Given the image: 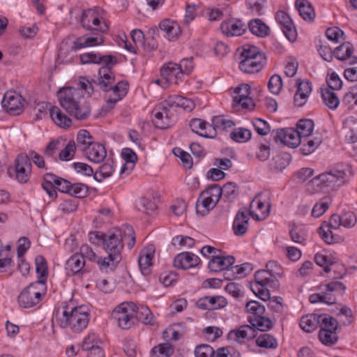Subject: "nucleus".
Here are the masks:
<instances>
[{
    "label": "nucleus",
    "mask_w": 357,
    "mask_h": 357,
    "mask_svg": "<svg viewBox=\"0 0 357 357\" xmlns=\"http://www.w3.org/2000/svg\"><path fill=\"white\" fill-rule=\"evenodd\" d=\"M160 77L165 79V84L177 85L183 80V75L181 66L176 63L169 62L161 68Z\"/></svg>",
    "instance_id": "obj_15"
},
{
    "label": "nucleus",
    "mask_w": 357,
    "mask_h": 357,
    "mask_svg": "<svg viewBox=\"0 0 357 357\" xmlns=\"http://www.w3.org/2000/svg\"><path fill=\"white\" fill-rule=\"evenodd\" d=\"M219 190L220 191V197L222 195L227 200L234 199L236 195V185L232 182L225 184L222 188L219 186Z\"/></svg>",
    "instance_id": "obj_63"
},
{
    "label": "nucleus",
    "mask_w": 357,
    "mask_h": 357,
    "mask_svg": "<svg viewBox=\"0 0 357 357\" xmlns=\"http://www.w3.org/2000/svg\"><path fill=\"white\" fill-rule=\"evenodd\" d=\"M248 320L253 328H257L260 331H266L273 327L271 321L268 318L264 317V315L249 317Z\"/></svg>",
    "instance_id": "obj_43"
},
{
    "label": "nucleus",
    "mask_w": 357,
    "mask_h": 357,
    "mask_svg": "<svg viewBox=\"0 0 357 357\" xmlns=\"http://www.w3.org/2000/svg\"><path fill=\"white\" fill-rule=\"evenodd\" d=\"M135 317L138 321L146 324H153V314L147 307L142 306L141 307H137L135 309Z\"/></svg>",
    "instance_id": "obj_55"
},
{
    "label": "nucleus",
    "mask_w": 357,
    "mask_h": 357,
    "mask_svg": "<svg viewBox=\"0 0 357 357\" xmlns=\"http://www.w3.org/2000/svg\"><path fill=\"white\" fill-rule=\"evenodd\" d=\"M351 176V167L349 164H337L313 178L307 183V190L311 193L334 190L346 183Z\"/></svg>",
    "instance_id": "obj_3"
},
{
    "label": "nucleus",
    "mask_w": 357,
    "mask_h": 357,
    "mask_svg": "<svg viewBox=\"0 0 357 357\" xmlns=\"http://www.w3.org/2000/svg\"><path fill=\"white\" fill-rule=\"evenodd\" d=\"M199 258L193 253L185 252L177 255L174 259L175 268L188 269L196 266Z\"/></svg>",
    "instance_id": "obj_25"
},
{
    "label": "nucleus",
    "mask_w": 357,
    "mask_h": 357,
    "mask_svg": "<svg viewBox=\"0 0 357 357\" xmlns=\"http://www.w3.org/2000/svg\"><path fill=\"white\" fill-rule=\"evenodd\" d=\"M44 284L45 280L39 279L24 288L18 296L20 306L24 308H30L37 305L42 296L39 288Z\"/></svg>",
    "instance_id": "obj_9"
},
{
    "label": "nucleus",
    "mask_w": 357,
    "mask_h": 357,
    "mask_svg": "<svg viewBox=\"0 0 357 357\" xmlns=\"http://www.w3.org/2000/svg\"><path fill=\"white\" fill-rule=\"evenodd\" d=\"M160 29L169 40L178 38L181 33L180 25L175 21L165 19L160 23Z\"/></svg>",
    "instance_id": "obj_29"
},
{
    "label": "nucleus",
    "mask_w": 357,
    "mask_h": 357,
    "mask_svg": "<svg viewBox=\"0 0 357 357\" xmlns=\"http://www.w3.org/2000/svg\"><path fill=\"white\" fill-rule=\"evenodd\" d=\"M77 146L82 151L85 146H89L93 144V137L86 130H81L78 132L77 135Z\"/></svg>",
    "instance_id": "obj_56"
},
{
    "label": "nucleus",
    "mask_w": 357,
    "mask_h": 357,
    "mask_svg": "<svg viewBox=\"0 0 357 357\" xmlns=\"http://www.w3.org/2000/svg\"><path fill=\"white\" fill-rule=\"evenodd\" d=\"M136 305L132 302H124L119 305L112 311V319L118 324L122 329H128L133 324Z\"/></svg>",
    "instance_id": "obj_8"
},
{
    "label": "nucleus",
    "mask_w": 357,
    "mask_h": 357,
    "mask_svg": "<svg viewBox=\"0 0 357 357\" xmlns=\"http://www.w3.org/2000/svg\"><path fill=\"white\" fill-rule=\"evenodd\" d=\"M235 262V258L231 255H224L221 254L212 255L208 267L210 271L219 272L230 268Z\"/></svg>",
    "instance_id": "obj_21"
},
{
    "label": "nucleus",
    "mask_w": 357,
    "mask_h": 357,
    "mask_svg": "<svg viewBox=\"0 0 357 357\" xmlns=\"http://www.w3.org/2000/svg\"><path fill=\"white\" fill-rule=\"evenodd\" d=\"M102 345V342L99 337L94 333H91L84 338L82 344V349L84 351H89Z\"/></svg>",
    "instance_id": "obj_50"
},
{
    "label": "nucleus",
    "mask_w": 357,
    "mask_h": 357,
    "mask_svg": "<svg viewBox=\"0 0 357 357\" xmlns=\"http://www.w3.org/2000/svg\"><path fill=\"white\" fill-rule=\"evenodd\" d=\"M31 171V163L26 154H20L15 160V177L22 183H26Z\"/></svg>",
    "instance_id": "obj_17"
},
{
    "label": "nucleus",
    "mask_w": 357,
    "mask_h": 357,
    "mask_svg": "<svg viewBox=\"0 0 357 357\" xmlns=\"http://www.w3.org/2000/svg\"><path fill=\"white\" fill-rule=\"evenodd\" d=\"M154 253L155 248L153 245H149L140 252L138 264L141 272L144 275H146L150 273V267L152 265V259Z\"/></svg>",
    "instance_id": "obj_26"
},
{
    "label": "nucleus",
    "mask_w": 357,
    "mask_h": 357,
    "mask_svg": "<svg viewBox=\"0 0 357 357\" xmlns=\"http://www.w3.org/2000/svg\"><path fill=\"white\" fill-rule=\"evenodd\" d=\"M89 321V313L87 307L78 306L73 307L70 312H63L61 326H69L74 333H80L86 328Z\"/></svg>",
    "instance_id": "obj_6"
},
{
    "label": "nucleus",
    "mask_w": 357,
    "mask_h": 357,
    "mask_svg": "<svg viewBox=\"0 0 357 357\" xmlns=\"http://www.w3.org/2000/svg\"><path fill=\"white\" fill-rule=\"evenodd\" d=\"M257 337L256 331L249 325H243L238 328L231 331L227 338L229 341L243 344L245 340H251Z\"/></svg>",
    "instance_id": "obj_19"
},
{
    "label": "nucleus",
    "mask_w": 357,
    "mask_h": 357,
    "mask_svg": "<svg viewBox=\"0 0 357 357\" xmlns=\"http://www.w3.org/2000/svg\"><path fill=\"white\" fill-rule=\"evenodd\" d=\"M79 88L66 87L57 92L59 104L67 113L75 119L82 121L91 115L89 102L84 98L83 93L89 96L93 91L92 84L86 78L79 80Z\"/></svg>",
    "instance_id": "obj_1"
},
{
    "label": "nucleus",
    "mask_w": 357,
    "mask_h": 357,
    "mask_svg": "<svg viewBox=\"0 0 357 357\" xmlns=\"http://www.w3.org/2000/svg\"><path fill=\"white\" fill-rule=\"evenodd\" d=\"M25 100L15 91H7L1 101L2 106L11 115L20 114L24 108Z\"/></svg>",
    "instance_id": "obj_12"
},
{
    "label": "nucleus",
    "mask_w": 357,
    "mask_h": 357,
    "mask_svg": "<svg viewBox=\"0 0 357 357\" xmlns=\"http://www.w3.org/2000/svg\"><path fill=\"white\" fill-rule=\"evenodd\" d=\"M251 136V131L243 128L234 129L231 133V138L238 142H247L250 139Z\"/></svg>",
    "instance_id": "obj_58"
},
{
    "label": "nucleus",
    "mask_w": 357,
    "mask_h": 357,
    "mask_svg": "<svg viewBox=\"0 0 357 357\" xmlns=\"http://www.w3.org/2000/svg\"><path fill=\"white\" fill-rule=\"evenodd\" d=\"M273 137L276 142H280L282 144L291 148H296L302 142V138H301L296 129L293 128L274 130L273 132Z\"/></svg>",
    "instance_id": "obj_11"
},
{
    "label": "nucleus",
    "mask_w": 357,
    "mask_h": 357,
    "mask_svg": "<svg viewBox=\"0 0 357 357\" xmlns=\"http://www.w3.org/2000/svg\"><path fill=\"white\" fill-rule=\"evenodd\" d=\"M104 42L102 36L99 37H79L77 38L73 43L72 50L76 51L77 50L93 47L100 45Z\"/></svg>",
    "instance_id": "obj_39"
},
{
    "label": "nucleus",
    "mask_w": 357,
    "mask_h": 357,
    "mask_svg": "<svg viewBox=\"0 0 357 357\" xmlns=\"http://www.w3.org/2000/svg\"><path fill=\"white\" fill-rule=\"evenodd\" d=\"M84 156L92 162L100 163L107 156V152L105 146L98 142H94L89 146H85L82 149Z\"/></svg>",
    "instance_id": "obj_22"
},
{
    "label": "nucleus",
    "mask_w": 357,
    "mask_h": 357,
    "mask_svg": "<svg viewBox=\"0 0 357 357\" xmlns=\"http://www.w3.org/2000/svg\"><path fill=\"white\" fill-rule=\"evenodd\" d=\"M121 157L125 161V164L121 167L120 174L123 173H130L137 160L136 153L130 148H124L121 151Z\"/></svg>",
    "instance_id": "obj_35"
},
{
    "label": "nucleus",
    "mask_w": 357,
    "mask_h": 357,
    "mask_svg": "<svg viewBox=\"0 0 357 357\" xmlns=\"http://www.w3.org/2000/svg\"><path fill=\"white\" fill-rule=\"evenodd\" d=\"M44 180L49 183H54V185L58 190L69 194L71 183L68 181L49 173L44 175Z\"/></svg>",
    "instance_id": "obj_41"
},
{
    "label": "nucleus",
    "mask_w": 357,
    "mask_h": 357,
    "mask_svg": "<svg viewBox=\"0 0 357 357\" xmlns=\"http://www.w3.org/2000/svg\"><path fill=\"white\" fill-rule=\"evenodd\" d=\"M114 172V162L112 159H107L103 165L99 167V171L93 174L95 180L102 181L104 178L109 177Z\"/></svg>",
    "instance_id": "obj_42"
},
{
    "label": "nucleus",
    "mask_w": 357,
    "mask_h": 357,
    "mask_svg": "<svg viewBox=\"0 0 357 357\" xmlns=\"http://www.w3.org/2000/svg\"><path fill=\"white\" fill-rule=\"evenodd\" d=\"M322 139L320 136L310 135L302 138L301 151L303 155H309L314 152L321 144Z\"/></svg>",
    "instance_id": "obj_37"
},
{
    "label": "nucleus",
    "mask_w": 357,
    "mask_h": 357,
    "mask_svg": "<svg viewBox=\"0 0 357 357\" xmlns=\"http://www.w3.org/2000/svg\"><path fill=\"white\" fill-rule=\"evenodd\" d=\"M353 52V45L350 43H344L335 49L333 55L337 59L344 61L351 57Z\"/></svg>",
    "instance_id": "obj_45"
},
{
    "label": "nucleus",
    "mask_w": 357,
    "mask_h": 357,
    "mask_svg": "<svg viewBox=\"0 0 357 357\" xmlns=\"http://www.w3.org/2000/svg\"><path fill=\"white\" fill-rule=\"evenodd\" d=\"M35 264L36 273L39 279L45 280V282L47 275V265L45 259L41 255H38L35 258Z\"/></svg>",
    "instance_id": "obj_54"
},
{
    "label": "nucleus",
    "mask_w": 357,
    "mask_h": 357,
    "mask_svg": "<svg viewBox=\"0 0 357 357\" xmlns=\"http://www.w3.org/2000/svg\"><path fill=\"white\" fill-rule=\"evenodd\" d=\"M250 93V86L248 84H241L234 88L231 92L233 107L236 110L253 109L255 104Z\"/></svg>",
    "instance_id": "obj_10"
},
{
    "label": "nucleus",
    "mask_w": 357,
    "mask_h": 357,
    "mask_svg": "<svg viewBox=\"0 0 357 357\" xmlns=\"http://www.w3.org/2000/svg\"><path fill=\"white\" fill-rule=\"evenodd\" d=\"M320 330H328L337 331L338 329V321L328 314L320 315L319 325Z\"/></svg>",
    "instance_id": "obj_52"
},
{
    "label": "nucleus",
    "mask_w": 357,
    "mask_h": 357,
    "mask_svg": "<svg viewBox=\"0 0 357 357\" xmlns=\"http://www.w3.org/2000/svg\"><path fill=\"white\" fill-rule=\"evenodd\" d=\"M81 23L82 26L88 30L94 29L104 33L108 29L107 24L105 22H101L96 13L92 9L83 12Z\"/></svg>",
    "instance_id": "obj_16"
},
{
    "label": "nucleus",
    "mask_w": 357,
    "mask_h": 357,
    "mask_svg": "<svg viewBox=\"0 0 357 357\" xmlns=\"http://www.w3.org/2000/svg\"><path fill=\"white\" fill-rule=\"evenodd\" d=\"M248 26L250 31L257 36L265 37L268 34V26L259 19L251 20Z\"/></svg>",
    "instance_id": "obj_44"
},
{
    "label": "nucleus",
    "mask_w": 357,
    "mask_h": 357,
    "mask_svg": "<svg viewBox=\"0 0 357 357\" xmlns=\"http://www.w3.org/2000/svg\"><path fill=\"white\" fill-rule=\"evenodd\" d=\"M115 65H103L98 70V84L102 91H110V87L114 82V75L112 72V68Z\"/></svg>",
    "instance_id": "obj_24"
},
{
    "label": "nucleus",
    "mask_w": 357,
    "mask_h": 357,
    "mask_svg": "<svg viewBox=\"0 0 357 357\" xmlns=\"http://www.w3.org/2000/svg\"><path fill=\"white\" fill-rule=\"evenodd\" d=\"M189 126L192 132L202 137L211 138L215 136V132L211 129V125H208L205 121L200 119H194L190 121Z\"/></svg>",
    "instance_id": "obj_28"
},
{
    "label": "nucleus",
    "mask_w": 357,
    "mask_h": 357,
    "mask_svg": "<svg viewBox=\"0 0 357 357\" xmlns=\"http://www.w3.org/2000/svg\"><path fill=\"white\" fill-rule=\"evenodd\" d=\"M85 259L81 254L76 253L72 255L66 262L65 269L68 274H76L82 271Z\"/></svg>",
    "instance_id": "obj_31"
},
{
    "label": "nucleus",
    "mask_w": 357,
    "mask_h": 357,
    "mask_svg": "<svg viewBox=\"0 0 357 357\" xmlns=\"http://www.w3.org/2000/svg\"><path fill=\"white\" fill-rule=\"evenodd\" d=\"M269 273L266 269L259 270L255 273L254 282L250 284L252 291L262 301H266L270 298V293L266 287L263 286L265 280L269 277Z\"/></svg>",
    "instance_id": "obj_14"
},
{
    "label": "nucleus",
    "mask_w": 357,
    "mask_h": 357,
    "mask_svg": "<svg viewBox=\"0 0 357 357\" xmlns=\"http://www.w3.org/2000/svg\"><path fill=\"white\" fill-rule=\"evenodd\" d=\"M172 353L173 349L169 343L160 344L151 349L150 357H169Z\"/></svg>",
    "instance_id": "obj_53"
},
{
    "label": "nucleus",
    "mask_w": 357,
    "mask_h": 357,
    "mask_svg": "<svg viewBox=\"0 0 357 357\" xmlns=\"http://www.w3.org/2000/svg\"><path fill=\"white\" fill-rule=\"evenodd\" d=\"M248 221L249 216L244 211L238 212L233 222L234 232L236 236H243L246 233Z\"/></svg>",
    "instance_id": "obj_33"
},
{
    "label": "nucleus",
    "mask_w": 357,
    "mask_h": 357,
    "mask_svg": "<svg viewBox=\"0 0 357 357\" xmlns=\"http://www.w3.org/2000/svg\"><path fill=\"white\" fill-rule=\"evenodd\" d=\"M343 128L347 142L350 143L357 142V121L356 118L353 116L347 118L343 121Z\"/></svg>",
    "instance_id": "obj_36"
},
{
    "label": "nucleus",
    "mask_w": 357,
    "mask_h": 357,
    "mask_svg": "<svg viewBox=\"0 0 357 357\" xmlns=\"http://www.w3.org/2000/svg\"><path fill=\"white\" fill-rule=\"evenodd\" d=\"M266 64V57L258 56L252 59L241 60L239 63V68L241 71L252 74L259 72Z\"/></svg>",
    "instance_id": "obj_27"
},
{
    "label": "nucleus",
    "mask_w": 357,
    "mask_h": 357,
    "mask_svg": "<svg viewBox=\"0 0 357 357\" xmlns=\"http://www.w3.org/2000/svg\"><path fill=\"white\" fill-rule=\"evenodd\" d=\"M331 204L330 197H324L316 203L311 210L312 216L314 218L321 217L329 208Z\"/></svg>",
    "instance_id": "obj_51"
},
{
    "label": "nucleus",
    "mask_w": 357,
    "mask_h": 357,
    "mask_svg": "<svg viewBox=\"0 0 357 357\" xmlns=\"http://www.w3.org/2000/svg\"><path fill=\"white\" fill-rule=\"evenodd\" d=\"M127 243L128 248L131 249L135 243V236L133 228L129 225H123L121 228H116L104 236V250L107 257H98L97 264L101 270H113L122 259L121 251L123 248V241Z\"/></svg>",
    "instance_id": "obj_2"
},
{
    "label": "nucleus",
    "mask_w": 357,
    "mask_h": 357,
    "mask_svg": "<svg viewBox=\"0 0 357 357\" xmlns=\"http://www.w3.org/2000/svg\"><path fill=\"white\" fill-rule=\"evenodd\" d=\"M314 130V122L310 119H301L297 123L296 129L301 138L310 137Z\"/></svg>",
    "instance_id": "obj_48"
},
{
    "label": "nucleus",
    "mask_w": 357,
    "mask_h": 357,
    "mask_svg": "<svg viewBox=\"0 0 357 357\" xmlns=\"http://www.w3.org/2000/svg\"><path fill=\"white\" fill-rule=\"evenodd\" d=\"M219 185L214 184L208 186L199 195L196 204L197 213L205 215L217 204L220 198Z\"/></svg>",
    "instance_id": "obj_7"
},
{
    "label": "nucleus",
    "mask_w": 357,
    "mask_h": 357,
    "mask_svg": "<svg viewBox=\"0 0 357 357\" xmlns=\"http://www.w3.org/2000/svg\"><path fill=\"white\" fill-rule=\"evenodd\" d=\"M258 56L266 57L264 54L261 52L257 47L252 45H245L241 54L242 60L252 59Z\"/></svg>",
    "instance_id": "obj_57"
},
{
    "label": "nucleus",
    "mask_w": 357,
    "mask_h": 357,
    "mask_svg": "<svg viewBox=\"0 0 357 357\" xmlns=\"http://www.w3.org/2000/svg\"><path fill=\"white\" fill-rule=\"evenodd\" d=\"M275 20L281 26L287 38L291 42L296 40L297 33L291 19L284 11L279 10L275 15Z\"/></svg>",
    "instance_id": "obj_18"
},
{
    "label": "nucleus",
    "mask_w": 357,
    "mask_h": 357,
    "mask_svg": "<svg viewBox=\"0 0 357 357\" xmlns=\"http://www.w3.org/2000/svg\"><path fill=\"white\" fill-rule=\"evenodd\" d=\"M296 7L304 20L311 22L314 19V10L307 0H296Z\"/></svg>",
    "instance_id": "obj_38"
},
{
    "label": "nucleus",
    "mask_w": 357,
    "mask_h": 357,
    "mask_svg": "<svg viewBox=\"0 0 357 357\" xmlns=\"http://www.w3.org/2000/svg\"><path fill=\"white\" fill-rule=\"evenodd\" d=\"M319 337L320 341L324 344H334L338 340L337 331L328 330H320Z\"/></svg>",
    "instance_id": "obj_59"
},
{
    "label": "nucleus",
    "mask_w": 357,
    "mask_h": 357,
    "mask_svg": "<svg viewBox=\"0 0 357 357\" xmlns=\"http://www.w3.org/2000/svg\"><path fill=\"white\" fill-rule=\"evenodd\" d=\"M49 111L50 117L56 125L62 128L70 126L72 123L71 119L63 114L58 107H52L49 109Z\"/></svg>",
    "instance_id": "obj_34"
},
{
    "label": "nucleus",
    "mask_w": 357,
    "mask_h": 357,
    "mask_svg": "<svg viewBox=\"0 0 357 357\" xmlns=\"http://www.w3.org/2000/svg\"><path fill=\"white\" fill-rule=\"evenodd\" d=\"M255 342L258 347L266 349H275L278 347L276 338L268 333H263L257 337Z\"/></svg>",
    "instance_id": "obj_47"
},
{
    "label": "nucleus",
    "mask_w": 357,
    "mask_h": 357,
    "mask_svg": "<svg viewBox=\"0 0 357 357\" xmlns=\"http://www.w3.org/2000/svg\"><path fill=\"white\" fill-rule=\"evenodd\" d=\"M175 107H181L184 110L191 111L195 104L190 99L180 96H170L164 102L157 105L152 112L153 122L156 127L165 129L170 127L176 121Z\"/></svg>",
    "instance_id": "obj_4"
},
{
    "label": "nucleus",
    "mask_w": 357,
    "mask_h": 357,
    "mask_svg": "<svg viewBox=\"0 0 357 357\" xmlns=\"http://www.w3.org/2000/svg\"><path fill=\"white\" fill-rule=\"evenodd\" d=\"M246 309L248 312L252 314L249 317H255L258 315H264L266 309L260 303L256 301H250L246 304Z\"/></svg>",
    "instance_id": "obj_62"
},
{
    "label": "nucleus",
    "mask_w": 357,
    "mask_h": 357,
    "mask_svg": "<svg viewBox=\"0 0 357 357\" xmlns=\"http://www.w3.org/2000/svg\"><path fill=\"white\" fill-rule=\"evenodd\" d=\"M234 126V123L231 119H225L222 116H216L212 119L211 129L216 134V130H225Z\"/></svg>",
    "instance_id": "obj_49"
},
{
    "label": "nucleus",
    "mask_w": 357,
    "mask_h": 357,
    "mask_svg": "<svg viewBox=\"0 0 357 357\" xmlns=\"http://www.w3.org/2000/svg\"><path fill=\"white\" fill-rule=\"evenodd\" d=\"M320 292L310 296L309 301L312 303L318 302L333 305L337 303L346 291V286L340 281H331L328 284H321L319 287Z\"/></svg>",
    "instance_id": "obj_5"
},
{
    "label": "nucleus",
    "mask_w": 357,
    "mask_h": 357,
    "mask_svg": "<svg viewBox=\"0 0 357 357\" xmlns=\"http://www.w3.org/2000/svg\"><path fill=\"white\" fill-rule=\"evenodd\" d=\"M76 151V144L74 140H70L65 148L61 151L59 158L61 160L68 161L73 158Z\"/></svg>",
    "instance_id": "obj_60"
},
{
    "label": "nucleus",
    "mask_w": 357,
    "mask_h": 357,
    "mask_svg": "<svg viewBox=\"0 0 357 357\" xmlns=\"http://www.w3.org/2000/svg\"><path fill=\"white\" fill-rule=\"evenodd\" d=\"M312 91L311 84L308 81L298 83V89L294 96L295 105L298 107L304 105Z\"/></svg>",
    "instance_id": "obj_32"
},
{
    "label": "nucleus",
    "mask_w": 357,
    "mask_h": 357,
    "mask_svg": "<svg viewBox=\"0 0 357 357\" xmlns=\"http://www.w3.org/2000/svg\"><path fill=\"white\" fill-rule=\"evenodd\" d=\"M320 315L311 314L304 316L300 321L301 328L305 332L311 333L319 325Z\"/></svg>",
    "instance_id": "obj_40"
},
{
    "label": "nucleus",
    "mask_w": 357,
    "mask_h": 357,
    "mask_svg": "<svg viewBox=\"0 0 357 357\" xmlns=\"http://www.w3.org/2000/svg\"><path fill=\"white\" fill-rule=\"evenodd\" d=\"M271 203L267 197L259 195L250 205V214L257 220L265 219L269 214Z\"/></svg>",
    "instance_id": "obj_13"
},
{
    "label": "nucleus",
    "mask_w": 357,
    "mask_h": 357,
    "mask_svg": "<svg viewBox=\"0 0 357 357\" xmlns=\"http://www.w3.org/2000/svg\"><path fill=\"white\" fill-rule=\"evenodd\" d=\"M324 271L326 273L333 271L335 279L342 278L347 273L346 268L342 264H337L334 261L331 263V266H326L325 267Z\"/></svg>",
    "instance_id": "obj_61"
},
{
    "label": "nucleus",
    "mask_w": 357,
    "mask_h": 357,
    "mask_svg": "<svg viewBox=\"0 0 357 357\" xmlns=\"http://www.w3.org/2000/svg\"><path fill=\"white\" fill-rule=\"evenodd\" d=\"M247 26L238 19H229L223 21L220 24L222 33L227 36H239L244 33Z\"/></svg>",
    "instance_id": "obj_20"
},
{
    "label": "nucleus",
    "mask_w": 357,
    "mask_h": 357,
    "mask_svg": "<svg viewBox=\"0 0 357 357\" xmlns=\"http://www.w3.org/2000/svg\"><path fill=\"white\" fill-rule=\"evenodd\" d=\"M80 62L82 64L95 63L110 65L116 64V58L112 55L102 56L100 54H95L93 52H88L82 54L79 56Z\"/></svg>",
    "instance_id": "obj_23"
},
{
    "label": "nucleus",
    "mask_w": 357,
    "mask_h": 357,
    "mask_svg": "<svg viewBox=\"0 0 357 357\" xmlns=\"http://www.w3.org/2000/svg\"><path fill=\"white\" fill-rule=\"evenodd\" d=\"M127 82L120 81L116 84L111 86L110 91L113 93L114 97H109L107 100V107L112 108L114 105L121 100L126 96L128 91Z\"/></svg>",
    "instance_id": "obj_30"
},
{
    "label": "nucleus",
    "mask_w": 357,
    "mask_h": 357,
    "mask_svg": "<svg viewBox=\"0 0 357 357\" xmlns=\"http://www.w3.org/2000/svg\"><path fill=\"white\" fill-rule=\"evenodd\" d=\"M289 235L292 241L302 243L305 239V231L302 227L293 226L289 231Z\"/></svg>",
    "instance_id": "obj_64"
},
{
    "label": "nucleus",
    "mask_w": 357,
    "mask_h": 357,
    "mask_svg": "<svg viewBox=\"0 0 357 357\" xmlns=\"http://www.w3.org/2000/svg\"><path fill=\"white\" fill-rule=\"evenodd\" d=\"M321 97L324 103L332 109H336L340 104L339 98L333 90L322 89Z\"/></svg>",
    "instance_id": "obj_46"
}]
</instances>
